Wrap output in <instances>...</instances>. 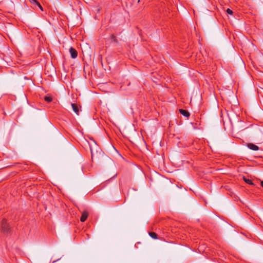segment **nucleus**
<instances>
[{
    "label": "nucleus",
    "mask_w": 263,
    "mask_h": 263,
    "mask_svg": "<svg viewBox=\"0 0 263 263\" xmlns=\"http://www.w3.org/2000/svg\"><path fill=\"white\" fill-rule=\"evenodd\" d=\"M179 112L183 115V116L185 117H189L190 115V112L186 110L183 109H179Z\"/></svg>",
    "instance_id": "423d86ee"
},
{
    "label": "nucleus",
    "mask_w": 263,
    "mask_h": 263,
    "mask_svg": "<svg viewBox=\"0 0 263 263\" xmlns=\"http://www.w3.org/2000/svg\"><path fill=\"white\" fill-rule=\"evenodd\" d=\"M88 215V213L86 211H84L80 218L81 221L84 222L87 219Z\"/></svg>",
    "instance_id": "0eeeda50"
},
{
    "label": "nucleus",
    "mask_w": 263,
    "mask_h": 263,
    "mask_svg": "<svg viewBox=\"0 0 263 263\" xmlns=\"http://www.w3.org/2000/svg\"><path fill=\"white\" fill-rule=\"evenodd\" d=\"M111 39L112 40V42H115V43H117L118 42V41L117 40V39L116 38L115 36L113 34H112L111 35Z\"/></svg>",
    "instance_id": "9b49d317"
},
{
    "label": "nucleus",
    "mask_w": 263,
    "mask_h": 263,
    "mask_svg": "<svg viewBox=\"0 0 263 263\" xmlns=\"http://www.w3.org/2000/svg\"><path fill=\"white\" fill-rule=\"evenodd\" d=\"M44 100L47 102H50L52 101V98L50 96H46L44 98Z\"/></svg>",
    "instance_id": "6e6552de"
},
{
    "label": "nucleus",
    "mask_w": 263,
    "mask_h": 263,
    "mask_svg": "<svg viewBox=\"0 0 263 263\" xmlns=\"http://www.w3.org/2000/svg\"><path fill=\"white\" fill-rule=\"evenodd\" d=\"M226 11L229 14H231V15L233 14V11L232 10H231L230 9H229V8L227 9Z\"/></svg>",
    "instance_id": "ddd939ff"
},
{
    "label": "nucleus",
    "mask_w": 263,
    "mask_h": 263,
    "mask_svg": "<svg viewBox=\"0 0 263 263\" xmlns=\"http://www.w3.org/2000/svg\"><path fill=\"white\" fill-rule=\"evenodd\" d=\"M69 52L70 53L71 57L72 59H75L78 56V52L77 50L73 47H70L69 49Z\"/></svg>",
    "instance_id": "20e7f679"
},
{
    "label": "nucleus",
    "mask_w": 263,
    "mask_h": 263,
    "mask_svg": "<svg viewBox=\"0 0 263 263\" xmlns=\"http://www.w3.org/2000/svg\"><path fill=\"white\" fill-rule=\"evenodd\" d=\"M244 179V181L248 184H253V182L252 181L249 179H247V178H243Z\"/></svg>",
    "instance_id": "9d476101"
},
{
    "label": "nucleus",
    "mask_w": 263,
    "mask_h": 263,
    "mask_svg": "<svg viewBox=\"0 0 263 263\" xmlns=\"http://www.w3.org/2000/svg\"><path fill=\"white\" fill-rule=\"evenodd\" d=\"M247 147L253 151H258L259 149V147L257 145L254 144L253 143H250L247 144Z\"/></svg>",
    "instance_id": "39448f33"
},
{
    "label": "nucleus",
    "mask_w": 263,
    "mask_h": 263,
    "mask_svg": "<svg viewBox=\"0 0 263 263\" xmlns=\"http://www.w3.org/2000/svg\"><path fill=\"white\" fill-rule=\"evenodd\" d=\"M71 106H72V109H73V111L77 115H79V112H80V111H81V110L80 109L79 106L77 104H75V103H72L71 104Z\"/></svg>",
    "instance_id": "7ed1b4c3"
},
{
    "label": "nucleus",
    "mask_w": 263,
    "mask_h": 263,
    "mask_svg": "<svg viewBox=\"0 0 263 263\" xmlns=\"http://www.w3.org/2000/svg\"><path fill=\"white\" fill-rule=\"evenodd\" d=\"M149 235L154 239L157 238V234L155 232H149Z\"/></svg>",
    "instance_id": "1a4fd4ad"
},
{
    "label": "nucleus",
    "mask_w": 263,
    "mask_h": 263,
    "mask_svg": "<svg viewBox=\"0 0 263 263\" xmlns=\"http://www.w3.org/2000/svg\"><path fill=\"white\" fill-rule=\"evenodd\" d=\"M91 154V159H93L98 153H101V150L99 147L98 145L93 139H90V141L88 142Z\"/></svg>",
    "instance_id": "f257e3e1"
},
{
    "label": "nucleus",
    "mask_w": 263,
    "mask_h": 263,
    "mask_svg": "<svg viewBox=\"0 0 263 263\" xmlns=\"http://www.w3.org/2000/svg\"><path fill=\"white\" fill-rule=\"evenodd\" d=\"M1 231L6 234H8L10 232V228L7 222V220L4 218L1 223Z\"/></svg>",
    "instance_id": "f03ea898"
},
{
    "label": "nucleus",
    "mask_w": 263,
    "mask_h": 263,
    "mask_svg": "<svg viewBox=\"0 0 263 263\" xmlns=\"http://www.w3.org/2000/svg\"><path fill=\"white\" fill-rule=\"evenodd\" d=\"M36 5L39 7V8H40L42 11H43V8H42V6L41 5V4H40L39 3H37V4Z\"/></svg>",
    "instance_id": "4468645a"
},
{
    "label": "nucleus",
    "mask_w": 263,
    "mask_h": 263,
    "mask_svg": "<svg viewBox=\"0 0 263 263\" xmlns=\"http://www.w3.org/2000/svg\"><path fill=\"white\" fill-rule=\"evenodd\" d=\"M261 185L263 187V181L261 182Z\"/></svg>",
    "instance_id": "2eb2a0df"
},
{
    "label": "nucleus",
    "mask_w": 263,
    "mask_h": 263,
    "mask_svg": "<svg viewBox=\"0 0 263 263\" xmlns=\"http://www.w3.org/2000/svg\"><path fill=\"white\" fill-rule=\"evenodd\" d=\"M30 2L32 4H34V5H37V3H39L37 2V0H29Z\"/></svg>",
    "instance_id": "f8f14e48"
}]
</instances>
